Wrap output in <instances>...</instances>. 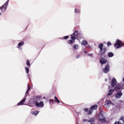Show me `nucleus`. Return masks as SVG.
Masks as SVG:
<instances>
[{"label":"nucleus","instance_id":"f257e3e1","mask_svg":"<svg viewBox=\"0 0 124 124\" xmlns=\"http://www.w3.org/2000/svg\"><path fill=\"white\" fill-rule=\"evenodd\" d=\"M115 91L118 90H115V89L112 88V89H110L108 91V93L107 94L105 104V107H106L107 110H113L115 111V110L119 109L120 105H121V104L123 102L122 100H119L118 101H115L114 103H112L111 100L109 99L108 96H111Z\"/></svg>","mask_w":124,"mask_h":124},{"label":"nucleus","instance_id":"f03ea898","mask_svg":"<svg viewBox=\"0 0 124 124\" xmlns=\"http://www.w3.org/2000/svg\"><path fill=\"white\" fill-rule=\"evenodd\" d=\"M78 37V31H76L74 33L71 35V40H69L67 41L68 44H73L75 43V40L77 39Z\"/></svg>","mask_w":124,"mask_h":124},{"label":"nucleus","instance_id":"7ed1b4c3","mask_svg":"<svg viewBox=\"0 0 124 124\" xmlns=\"http://www.w3.org/2000/svg\"><path fill=\"white\" fill-rule=\"evenodd\" d=\"M124 45V43L123 42L121 41V40H116V43L114 44V46L115 47V48L119 49V48H121V47H123Z\"/></svg>","mask_w":124,"mask_h":124},{"label":"nucleus","instance_id":"20e7f679","mask_svg":"<svg viewBox=\"0 0 124 124\" xmlns=\"http://www.w3.org/2000/svg\"><path fill=\"white\" fill-rule=\"evenodd\" d=\"M103 112H100L97 117V119L99 122L101 123H105L106 122V120L105 119V118H104V116H103Z\"/></svg>","mask_w":124,"mask_h":124},{"label":"nucleus","instance_id":"39448f33","mask_svg":"<svg viewBox=\"0 0 124 124\" xmlns=\"http://www.w3.org/2000/svg\"><path fill=\"white\" fill-rule=\"evenodd\" d=\"M8 2H9V0H8L2 7L0 8V11H2V12H4L5 10H6V8H7V5H8ZM2 15L1 13L0 12V16Z\"/></svg>","mask_w":124,"mask_h":124},{"label":"nucleus","instance_id":"423d86ee","mask_svg":"<svg viewBox=\"0 0 124 124\" xmlns=\"http://www.w3.org/2000/svg\"><path fill=\"white\" fill-rule=\"evenodd\" d=\"M99 48L100 49V55H104L105 54V52H106V48L103 47V44H101L99 45Z\"/></svg>","mask_w":124,"mask_h":124},{"label":"nucleus","instance_id":"0eeeda50","mask_svg":"<svg viewBox=\"0 0 124 124\" xmlns=\"http://www.w3.org/2000/svg\"><path fill=\"white\" fill-rule=\"evenodd\" d=\"M42 99V98L41 97V96H37L33 97V98L32 99L31 101H33V103H36V102H39L40 100Z\"/></svg>","mask_w":124,"mask_h":124},{"label":"nucleus","instance_id":"6e6552de","mask_svg":"<svg viewBox=\"0 0 124 124\" xmlns=\"http://www.w3.org/2000/svg\"><path fill=\"white\" fill-rule=\"evenodd\" d=\"M35 106L36 107H38L39 108H43V107H44V103L42 101H39L38 102H36L35 104Z\"/></svg>","mask_w":124,"mask_h":124},{"label":"nucleus","instance_id":"1a4fd4ad","mask_svg":"<svg viewBox=\"0 0 124 124\" xmlns=\"http://www.w3.org/2000/svg\"><path fill=\"white\" fill-rule=\"evenodd\" d=\"M109 70H110V66L107 64L106 67L103 69V71L104 73H108V72H109Z\"/></svg>","mask_w":124,"mask_h":124},{"label":"nucleus","instance_id":"9d476101","mask_svg":"<svg viewBox=\"0 0 124 124\" xmlns=\"http://www.w3.org/2000/svg\"><path fill=\"white\" fill-rule=\"evenodd\" d=\"M107 62V60L105 59L104 58H102L100 60V63L102 65H103V64H105V63Z\"/></svg>","mask_w":124,"mask_h":124},{"label":"nucleus","instance_id":"9b49d317","mask_svg":"<svg viewBox=\"0 0 124 124\" xmlns=\"http://www.w3.org/2000/svg\"><path fill=\"white\" fill-rule=\"evenodd\" d=\"M122 95H123V93H122V91H119L115 95V97L116 98H121L122 97Z\"/></svg>","mask_w":124,"mask_h":124},{"label":"nucleus","instance_id":"f8f14e48","mask_svg":"<svg viewBox=\"0 0 124 124\" xmlns=\"http://www.w3.org/2000/svg\"><path fill=\"white\" fill-rule=\"evenodd\" d=\"M25 44L24 42H21L18 44L17 48H18L19 50H22V46Z\"/></svg>","mask_w":124,"mask_h":124},{"label":"nucleus","instance_id":"ddd939ff","mask_svg":"<svg viewBox=\"0 0 124 124\" xmlns=\"http://www.w3.org/2000/svg\"><path fill=\"white\" fill-rule=\"evenodd\" d=\"M73 51H77L79 49V45L77 44H74L73 46Z\"/></svg>","mask_w":124,"mask_h":124},{"label":"nucleus","instance_id":"4468645a","mask_svg":"<svg viewBox=\"0 0 124 124\" xmlns=\"http://www.w3.org/2000/svg\"><path fill=\"white\" fill-rule=\"evenodd\" d=\"M25 101H26V98H24L23 100H21L20 102H19L17 104V105L18 106H20V105H23V104H24V103H25Z\"/></svg>","mask_w":124,"mask_h":124},{"label":"nucleus","instance_id":"2eb2a0df","mask_svg":"<svg viewBox=\"0 0 124 124\" xmlns=\"http://www.w3.org/2000/svg\"><path fill=\"white\" fill-rule=\"evenodd\" d=\"M74 13H76V14H80V13H81V11L79 9L75 8Z\"/></svg>","mask_w":124,"mask_h":124},{"label":"nucleus","instance_id":"dca6fc26","mask_svg":"<svg viewBox=\"0 0 124 124\" xmlns=\"http://www.w3.org/2000/svg\"><path fill=\"white\" fill-rule=\"evenodd\" d=\"M39 113V111H34L31 112L32 115H34V116H37Z\"/></svg>","mask_w":124,"mask_h":124},{"label":"nucleus","instance_id":"f3484780","mask_svg":"<svg viewBox=\"0 0 124 124\" xmlns=\"http://www.w3.org/2000/svg\"><path fill=\"white\" fill-rule=\"evenodd\" d=\"M97 108V105H94V106H92L91 107V109L92 110H95Z\"/></svg>","mask_w":124,"mask_h":124},{"label":"nucleus","instance_id":"a211bd4d","mask_svg":"<svg viewBox=\"0 0 124 124\" xmlns=\"http://www.w3.org/2000/svg\"><path fill=\"white\" fill-rule=\"evenodd\" d=\"M82 45H84V46L88 44V42L87 41L83 40L81 42Z\"/></svg>","mask_w":124,"mask_h":124},{"label":"nucleus","instance_id":"6ab92c4d","mask_svg":"<svg viewBox=\"0 0 124 124\" xmlns=\"http://www.w3.org/2000/svg\"><path fill=\"white\" fill-rule=\"evenodd\" d=\"M108 57L109 58H112L114 57V53L113 52H109L108 53Z\"/></svg>","mask_w":124,"mask_h":124},{"label":"nucleus","instance_id":"aec40b11","mask_svg":"<svg viewBox=\"0 0 124 124\" xmlns=\"http://www.w3.org/2000/svg\"><path fill=\"white\" fill-rule=\"evenodd\" d=\"M54 99L56 101V102H57L58 103H60V101L59 100V99H58V97H57L56 96H55L54 97Z\"/></svg>","mask_w":124,"mask_h":124},{"label":"nucleus","instance_id":"412c9836","mask_svg":"<svg viewBox=\"0 0 124 124\" xmlns=\"http://www.w3.org/2000/svg\"><path fill=\"white\" fill-rule=\"evenodd\" d=\"M25 71L26 72V73H29V72H30V69L28 67H25Z\"/></svg>","mask_w":124,"mask_h":124},{"label":"nucleus","instance_id":"4be33fe9","mask_svg":"<svg viewBox=\"0 0 124 124\" xmlns=\"http://www.w3.org/2000/svg\"><path fill=\"white\" fill-rule=\"evenodd\" d=\"M26 64H27V65H29V66H31V64H30V61H29V60H27V61Z\"/></svg>","mask_w":124,"mask_h":124},{"label":"nucleus","instance_id":"5701e85b","mask_svg":"<svg viewBox=\"0 0 124 124\" xmlns=\"http://www.w3.org/2000/svg\"><path fill=\"white\" fill-rule=\"evenodd\" d=\"M93 113V109H90L89 112L88 113V115H90Z\"/></svg>","mask_w":124,"mask_h":124},{"label":"nucleus","instance_id":"b1692460","mask_svg":"<svg viewBox=\"0 0 124 124\" xmlns=\"http://www.w3.org/2000/svg\"><path fill=\"white\" fill-rule=\"evenodd\" d=\"M30 90H31V87H29L28 88V90H27V92H26V94H27V93H29Z\"/></svg>","mask_w":124,"mask_h":124},{"label":"nucleus","instance_id":"393cba45","mask_svg":"<svg viewBox=\"0 0 124 124\" xmlns=\"http://www.w3.org/2000/svg\"><path fill=\"white\" fill-rule=\"evenodd\" d=\"M81 57V56L80 55H77L76 56V59H80V58Z\"/></svg>","mask_w":124,"mask_h":124},{"label":"nucleus","instance_id":"a878e982","mask_svg":"<svg viewBox=\"0 0 124 124\" xmlns=\"http://www.w3.org/2000/svg\"><path fill=\"white\" fill-rule=\"evenodd\" d=\"M107 45L108 46H111V45H112V44H111V43L110 42H108L107 43Z\"/></svg>","mask_w":124,"mask_h":124},{"label":"nucleus","instance_id":"bb28decb","mask_svg":"<svg viewBox=\"0 0 124 124\" xmlns=\"http://www.w3.org/2000/svg\"><path fill=\"white\" fill-rule=\"evenodd\" d=\"M69 38V36H65L63 37V39H67Z\"/></svg>","mask_w":124,"mask_h":124},{"label":"nucleus","instance_id":"cd10ccee","mask_svg":"<svg viewBox=\"0 0 124 124\" xmlns=\"http://www.w3.org/2000/svg\"><path fill=\"white\" fill-rule=\"evenodd\" d=\"M88 56H90L92 58H93V54H89Z\"/></svg>","mask_w":124,"mask_h":124},{"label":"nucleus","instance_id":"c85d7f7f","mask_svg":"<svg viewBox=\"0 0 124 124\" xmlns=\"http://www.w3.org/2000/svg\"><path fill=\"white\" fill-rule=\"evenodd\" d=\"M84 110L85 112H88L89 109L88 108H85L84 109Z\"/></svg>","mask_w":124,"mask_h":124},{"label":"nucleus","instance_id":"c756f323","mask_svg":"<svg viewBox=\"0 0 124 124\" xmlns=\"http://www.w3.org/2000/svg\"><path fill=\"white\" fill-rule=\"evenodd\" d=\"M88 122L89 123H93V119H91Z\"/></svg>","mask_w":124,"mask_h":124},{"label":"nucleus","instance_id":"7c9ffc66","mask_svg":"<svg viewBox=\"0 0 124 124\" xmlns=\"http://www.w3.org/2000/svg\"><path fill=\"white\" fill-rule=\"evenodd\" d=\"M49 101H50V102H52V103H54V100L49 99Z\"/></svg>","mask_w":124,"mask_h":124},{"label":"nucleus","instance_id":"2f4dec72","mask_svg":"<svg viewBox=\"0 0 124 124\" xmlns=\"http://www.w3.org/2000/svg\"><path fill=\"white\" fill-rule=\"evenodd\" d=\"M87 121V120H86V119H83V122H86Z\"/></svg>","mask_w":124,"mask_h":124},{"label":"nucleus","instance_id":"473e14b6","mask_svg":"<svg viewBox=\"0 0 124 124\" xmlns=\"http://www.w3.org/2000/svg\"><path fill=\"white\" fill-rule=\"evenodd\" d=\"M121 119L123 121V122L124 123V120H123V117H122L121 118Z\"/></svg>","mask_w":124,"mask_h":124},{"label":"nucleus","instance_id":"72a5a7b5","mask_svg":"<svg viewBox=\"0 0 124 124\" xmlns=\"http://www.w3.org/2000/svg\"><path fill=\"white\" fill-rule=\"evenodd\" d=\"M84 53H85V54H87V52L86 51H84Z\"/></svg>","mask_w":124,"mask_h":124}]
</instances>
